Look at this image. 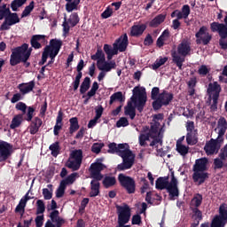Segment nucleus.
Returning a JSON list of instances; mask_svg holds the SVG:
<instances>
[{
    "instance_id": "obj_33",
    "label": "nucleus",
    "mask_w": 227,
    "mask_h": 227,
    "mask_svg": "<svg viewBox=\"0 0 227 227\" xmlns=\"http://www.w3.org/2000/svg\"><path fill=\"white\" fill-rule=\"evenodd\" d=\"M63 120H64V112L60 109L58 112V116L56 118V124L54 129L60 131L63 129Z\"/></svg>"
},
{
    "instance_id": "obj_58",
    "label": "nucleus",
    "mask_w": 227,
    "mask_h": 227,
    "mask_svg": "<svg viewBox=\"0 0 227 227\" xmlns=\"http://www.w3.org/2000/svg\"><path fill=\"white\" fill-rule=\"evenodd\" d=\"M50 218H51V223H54L55 222H57V220L61 218V216H59V211L53 210L52 212H51Z\"/></svg>"
},
{
    "instance_id": "obj_21",
    "label": "nucleus",
    "mask_w": 227,
    "mask_h": 227,
    "mask_svg": "<svg viewBox=\"0 0 227 227\" xmlns=\"http://www.w3.org/2000/svg\"><path fill=\"white\" fill-rule=\"evenodd\" d=\"M43 126V120L40 117H35L33 121H31V124L28 127L30 135H36L41 127Z\"/></svg>"
},
{
    "instance_id": "obj_15",
    "label": "nucleus",
    "mask_w": 227,
    "mask_h": 227,
    "mask_svg": "<svg viewBox=\"0 0 227 227\" xmlns=\"http://www.w3.org/2000/svg\"><path fill=\"white\" fill-rule=\"evenodd\" d=\"M19 22H20L19 14L17 12L10 13V15L5 17L4 21L0 26V31H9L11 26H15Z\"/></svg>"
},
{
    "instance_id": "obj_60",
    "label": "nucleus",
    "mask_w": 227,
    "mask_h": 227,
    "mask_svg": "<svg viewBox=\"0 0 227 227\" xmlns=\"http://www.w3.org/2000/svg\"><path fill=\"white\" fill-rule=\"evenodd\" d=\"M196 130H187L186 142L188 145H192V140L195 137Z\"/></svg>"
},
{
    "instance_id": "obj_2",
    "label": "nucleus",
    "mask_w": 227,
    "mask_h": 227,
    "mask_svg": "<svg viewBox=\"0 0 227 227\" xmlns=\"http://www.w3.org/2000/svg\"><path fill=\"white\" fill-rule=\"evenodd\" d=\"M217 129L218 137L216 139L211 138L208 142H207L204 147V151L207 156L217 154L221 148V144L223 142V136L227 130V121L224 117H221L219 119Z\"/></svg>"
},
{
    "instance_id": "obj_51",
    "label": "nucleus",
    "mask_w": 227,
    "mask_h": 227,
    "mask_svg": "<svg viewBox=\"0 0 227 227\" xmlns=\"http://www.w3.org/2000/svg\"><path fill=\"white\" fill-rule=\"evenodd\" d=\"M167 61H168V58L167 57H164V58H161L160 59H157L155 61V63L153 65V70L159 69L161 66L165 65Z\"/></svg>"
},
{
    "instance_id": "obj_38",
    "label": "nucleus",
    "mask_w": 227,
    "mask_h": 227,
    "mask_svg": "<svg viewBox=\"0 0 227 227\" xmlns=\"http://www.w3.org/2000/svg\"><path fill=\"white\" fill-rule=\"evenodd\" d=\"M81 164L82 162L75 160L74 159L69 158L68 160L67 161V167L73 171H77L79 168H81Z\"/></svg>"
},
{
    "instance_id": "obj_56",
    "label": "nucleus",
    "mask_w": 227,
    "mask_h": 227,
    "mask_svg": "<svg viewBox=\"0 0 227 227\" xmlns=\"http://www.w3.org/2000/svg\"><path fill=\"white\" fill-rule=\"evenodd\" d=\"M192 210V213H193L192 217L196 221H199V222L201 221L202 220V213H201V211L198 207H193Z\"/></svg>"
},
{
    "instance_id": "obj_45",
    "label": "nucleus",
    "mask_w": 227,
    "mask_h": 227,
    "mask_svg": "<svg viewBox=\"0 0 227 227\" xmlns=\"http://www.w3.org/2000/svg\"><path fill=\"white\" fill-rule=\"evenodd\" d=\"M173 62L176 65L179 70H182L183 63L184 62V59L178 56L176 51L172 53Z\"/></svg>"
},
{
    "instance_id": "obj_34",
    "label": "nucleus",
    "mask_w": 227,
    "mask_h": 227,
    "mask_svg": "<svg viewBox=\"0 0 227 227\" xmlns=\"http://www.w3.org/2000/svg\"><path fill=\"white\" fill-rule=\"evenodd\" d=\"M102 184L106 189H109V188L116 185V177L111 176H106L103 179Z\"/></svg>"
},
{
    "instance_id": "obj_41",
    "label": "nucleus",
    "mask_w": 227,
    "mask_h": 227,
    "mask_svg": "<svg viewBox=\"0 0 227 227\" xmlns=\"http://www.w3.org/2000/svg\"><path fill=\"white\" fill-rule=\"evenodd\" d=\"M176 152L182 156L185 157L189 153V146L183 144L176 143Z\"/></svg>"
},
{
    "instance_id": "obj_8",
    "label": "nucleus",
    "mask_w": 227,
    "mask_h": 227,
    "mask_svg": "<svg viewBox=\"0 0 227 227\" xmlns=\"http://www.w3.org/2000/svg\"><path fill=\"white\" fill-rule=\"evenodd\" d=\"M222 90L221 85L217 82H210L207 88L208 99L213 100L211 105V110L215 111L217 109L218 98Z\"/></svg>"
},
{
    "instance_id": "obj_10",
    "label": "nucleus",
    "mask_w": 227,
    "mask_h": 227,
    "mask_svg": "<svg viewBox=\"0 0 227 227\" xmlns=\"http://www.w3.org/2000/svg\"><path fill=\"white\" fill-rule=\"evenodd\" d=\"M118 181L120 185L126 190L128 194H134L136 192V183L132 176H127L123 173L118 175Z\"/></svg>"
},
{
    "instance_id": "obj_25",
    "label": "nucleus",
    "mask_w": 227,
    "mask_h": 227,
    "mask_svg": "<svg viewBox=\"0 0 227 227\" xmlns=\"http://www.w3.org/2000/svg\"><path fill=\"white\" fill-rule=\"evenodd\" d=\"M102 64H103V67H101L100 64L97 66L99 71L109 73L111 72V70L116 69V62L114 60L107 62L106 61V59H105V62H102Z\"/></svg>"
},
{
    "instance_id": "obj_50",
    "label": "nucleus",
    "mask_w": 227,
    "mask_h": 227,
    "mask_svg": "<svg viewBox=\"0 0 227 227\" xmlns=\"http://www.w3.org/2000/svg\"><path fill=\"white\" fill-rule=\"evenodd\" d=\"M98 82H94L92 83L91 89L87 92V97L93 98L95 95H97V91H98Z\"/></svg>"
},
{
    "instance_id": "obj_57",
    "label": "nucleus",
    "mask_w": 227,
    "mask_h": 227,
    "mask_svg": "<svg viewBox=\"0 0 227 227\" xmlns=\"http://www.w3.org/2000/svg\"><path fill=\"white\" fill-rule=\"evenodd\" d=\"M202 200H203L202 195L198 193L197 196H195L192 199V203L195 206V207L198 208L201 205Z\"/></svg>"
},
{
    "instance_id": "obj_54",
    "label": "nucleus",
    "mask_w": 227,
    "mask_h": 227,
    "mask_svg": "<svg viewBox=\"0 0 227 227\" xmlns=\"http://www.w3.org/2000/svg\"><path fill=\"white\" fill-rule=\"evenodd\" d=\"M69 24L70 23L67 21V17L65 16L64 17V21H63V24H62L64 35H69L70 29H71V27H70Z\"/></svg>"
},
{
    "instance_id": "obj_17",
    "label": "nucleus",
    "mask_w": 227,
    "mask_h": 227,
    "mask_svg": "<svg viewBox=\"0 0 227 227\" xmlns=\"http://www.w3.org/2000/svg\"><path fill=\"white\" fill-rule=\"evenodd\" d=\"M220 216L216 215L213 222L212 227H221V223L223 221H227V207L225 205H221L219 207Z\"/></svg>"
},
{
    "instance_id": "obj_52",
    "label": "nucleus",
    "mask_w": 227,
    "mask_h": 227,
    "mask_svg": "<svg viewBox=\"0 0 227 227\" xmlns=\"http://www.w3.org/2000/svg\"><path fill=\"white\" fill-rule=\"evenodd\" d=\"M104 146H105L104 143H94L91 146V152L93 153L98 154L100 153Z\"/></svg>"
},
{
    "instance_id": "obj_48",
    "label": "nucleus",
    "mask_w": 227,
    "mask_h": 227,
    "mask_svg": "<svg viewBox=\"0 0 227 227\" xmlns=\"http://www.w3.org/2000/svg\"><path fill=\"white\" fill-rule=\"evenodd\" d=\"M160 126V123L157 121H154V122L151 123V128H150L148 133L151 134L152 136L158 135Z\"/></svg>"
},
{
    "instance_id": "obj_32",
    "label": "nucleus",
    "mask_w": 227,
    "mask_h": 227,
    "mask_svg": "<svg viewBox=\"0 0 227 227\" xmlns=\"http://www.w3.org/2000/svg\"><path fill=\"white\" fill-rule=\"evenodd\" d=\"M116 101L120 103H123L125 101V97H123V93L121 91H117L111 95L109 105L113 106Z\"/></svg>"
},
{
    "instance_id": "obj_53",
    "label": "nucleus",
    "mask_w": 227,
    "mask_h": 227,
    "mask_svg": "<svg viewBox=\"0 0 227 227\" xmlns=\"http://www.w3.org/2000/svg\"><path fill=\"white\" fill-rule=\"evenodd\" d=\"M129 126V120L127 119V117H121L119 119V121H117L116 122V127L117 128H126Z\"/></svg>"
},
{
    "instance_id": "obj_43",
    "label": "nucleus",
    "mask_w": 227,
    "mask_h": 227,
    "mask_svg": "<svg viewBox=\"0 0 227 227\" xmlns=\"http://www.w3.org/2000/svg\"><path fill=\"white\" fill-rule=\"evenodd\" d=\"M167 191L169 193L170 200H175V198L179 196V190L177 186H168L167 187Z\"/></svg>"
},
{
    "instance_id": "obj_6",
    "label": "nucleus",
    "mask_w": 227,
    "mask_h": 227,
    "mask_svg": "<svg viewBox=\"0 0 227 227\" xmlns=\"http://www.w3.org/2000/svg\"><path fill=\"white\" fill-rule=\"evenodd\" d=\"M63 47V41L54 38L50 40L49 45H47V51H48V58L51 59V60L48 62L46 67H50L51 65L54 64L55 59L59 54L61 49Z\"/></svg>"
},
{
    "instance_id": "obj_3",
    "label": "nucleus",
    "mask_w": 227,
    "mask_h": 227,
    "mask_svg": "<svg viewBox=\"0 0 227 227\" xmlns=\"http://www.w3.org/2000/svg\"><path fill=\"white\" fill-rule=\"evenodd\" d=\"M15 109L21 112V114H18L12 118V123L10 124L11 129L20 128L24 120L27 122L33 121L35 113V108L34 106H28L26 103L20 101L15 105ZM25 115L26 117L24 118Z\"/></svg>"
},
{
    "instance_id": "obj_36",
    "label": "nucleus",
    "mask_w": 227,
    "mask_h": 227,
    "mask_svg": "<svg viewBox=\"0 0 227 227\" xmlns=\"http://www.w3.org/2000/svg\"><path fill=\"white\" fill-rule=\"evenodd\" d=\"M48 188L43 189V196L45 200H51L53 197V184H47Z\"/></svg>"
},
{
    "instance_id": "obj_31",
    "label": "nucleus",
    "mask_w": 227,
    "mask_h": 227,
    "mask_svg": "<svg viewBox=\"0 0 227 227\" xmlns=\"http://www.w3.org/2000/svg\"><path fill=\"white\" fill-rule=\"evenodd\" d=\"M69 134L74 135L77 130H79V119H77V117H72L69 119Z\"/></svg>"
},
{
    "instance_id": "obj_26",
    "label": "nucleus",
    "mask_w": 227,
    "mask_h": 227,
    "mask_svg": "<svg viewBox=\"0 0 227 227\" xmlns=\"http://www.w3.org/2000/svg\"><path fill=\"white\" fill-rule=\"evenodd\" d=\"M169 38V31L168 29L164 30L162 34L160 35V37L156 41V46L160 49L164 45H167V41Z\"/></svg>"
},
{
    "instance_id": "obj_13",
    "label": "nucleus",
    "mask_w": 227,
    "mask_h": 227,
    "mask_svg": "<svg viewBox=\"0 0 227 227\" xmlns=\"http://www.w3.org/2000/svg\"><path fill=\"white\" fill-rule=\"evenodd\" d=\"M196 43L198 45L202 44L203 46H207L212 40V35L209 34L208 28L206 26H202L199 31L195 34Z\"/></svg>"
},
{
    "instance_id": "obj_47",
    "label": "nucleus",
    "mask_w": 227,
    "mask_h": 227,
    "mask_svg": "<svg viewBox=\"0 0 227 227\" xmlns=\"http://www.w3.org/2000/svg\"><path fill=\"white\" fill-rule=\"evenodd\" d=\"M67 20L71 25V27H75V26L81 20L79 19V14H77V12H74L69 16V19Z\"/></svg>"
},
{
    "instance_id": "obj_5",
    "label": "nucleus",
    "mask_w": 227,
    "mask_h": 227,
    "mask_svg": "<svg viewBox=\"0 0 227 227\" xmlns=\"http://www.w3.org/2000/svg\"><path fill=\"white\" fill-rule=\"evenodd\" d=\"M208 160L206 157L197 159L192 167V180L198 185L203 184L208 178L209 174L207 171Z\"/></svg>"
},
{
    "instance_id": "obj_62",
    "label": "nucleus",
    "mask_w": 227,
    "mask_h": 227,
    "mask_svg": "<svg viewBox=\"0 0 227 227\" xmlns=\"http://www.w3.org/2000/svg\"><path fill=\"white\" fill-rule=\"evenodd\" d=\"M35 222V227H43L44 223V215H36Z\"/></svg>"
},
{
    "instance_id": "obj_9",
    "label": "nucleus",
    "mask_w": 227,
    "mask_h": 227,
    "mask_svg": "<svg viewBox=\"0 0 227 227\" xmlns=\"http://www.w3.org/2000/svg\"><path fill=\"white\" fill-rule=\"evenodd\" d=\"M174 98L171 92L163 90L159 94L158 98L153 101L152 106L154 111H159L162 106H168Z\"/></svg>"
},
{
    "instance_id": "obj_30",
    "label": "nucleus",
    "mask_w": 227,
    "mask_h": 227,
    "mask_svg": "<svg viewBox=\"0 0 227 227\" xmlns=\"http://www.w3.org/2000/svg\"><path fill=\"white\" fill-rule=\"evenodd\" d=\"M91 86V79L88 76H86L83 79V82L80 85V94L84 95L88 90H90V87Z\"/></svg>"
},
{
    "instance_id": "obj_46",
    "label": "nucleus",
    "mask_w": 227,
    "mask_h": 227,
    "mask_svg": "<svg viewBox=\"0 0 227 227\" xmlns=\"http://www.w3.org/2000/svg\"><path fill=\"white\" fill-rule=\"evenodd\" d=\"M46 211V206L43 200L36 201V215H43Z\"/></svg>"
},
{
    "instance_id": "obj_22",
    "label": "nucleus",
    "mask_w": 227,
    "mask_h": 227,
    "mask_svg": "<svg viewBox=\"0 0 227 227\" xmlns=\"http://www.w3.org/2000/svg\"><path fill=\"white\" fill-rule=\"evenodd\" d=\"M146 29L145 24L141 25H133L130 27V36H134L135 38H138L139 36H142L144 31Z\"/></svg>"
},
{
    "instance_id": "obj_49",
    "label": "nucleus",
    "mask_w": 227,
    "mask_h": 227,
    "mask_svg": "<svg viewBox=\"0 0 227 227\" xmlns=\"http://www.w3.org/2000/svg\"><path fill=\"white\" fill-rule=\"evenodd\" d=\"M48 59H49V51H48V45H46L43 49V53H42V59L39 62V66L40 67L44 66L47 63Z\"/></svg>"
},
{
    "instance_id": "obj_12",
    "label": "nucleus",
    "mask_w": 227,
    "mask_h": 227,
    "mask_svg": "<svg viewBox=\"0 0 227 227\" xmlns=\"http://www.w3.org/2000/svg\"><path fill=\"white\" fill-rule=\"evenodd\" d=\"M129 47V35L124 34L121 35L113 44L112 54L114 56L118 55V51L123 53L127 51V48Z\"/></svg>"
},
{
    "instance_id": "obj_44",
    "label": "nucleus",
    "mask_w": 227,
    "mask_h": 227,
    "mask_svg": "<svg viewBox=\"0 0 227 227\" xmlns=\"http://www.w3.org/2000/svg\"><path fill=\"white\" fill-rule=\"evenodd\" d=\"M69 159L74 160L76 161L82 163V150H74L71 153Z\"/></svg>"
},
{
    "instance_id": "obj_40",
    "label": "nucleus",
    "mask_w": 227,
    "mask_h": 227,
    "mask_svg": "<svg viewBox=\"0 0 227 227\" xmlns=\"http://www.w3.org/2000/svg\"><path fill=\"white\" fill-rule=\"evenodd\" d=\"M191 13V9L188 4H184L182 7V12L179 11L177 19H187Z\"/></svg>"
},
{
    "instance_id": "obj_1",
    "label": "nucleus",
    "mask_w": 227,
    "mask_h": 227,
    "mask_svg": "<svg viewBox=\"0 0 227 227\" xmlns=\"http://www.w3.org/2000/svg\"><path fill=\"white\" fill-rule=\"evenodd\" d=\"M108 153H116L119 157L122 159V162L118 164L117 171L121 172L129 170L134 167L135 163V154L130 150L129 144H119L113 142L108 145Z\"/></svg>"
},
{
    "instance_id": "obj_61",
    "label": "nucleus",
    "mask_w": 227,
    "mask_h": 227,
    "mask_svg": "<svg viewBox=\"0 0 227 227\" xmlns=\"http://www.w3.org/2000/svg\"><path fill=\"white\" fill-rule=\"evenodd\" d=\"M224 160H222L221 158H215L214 160V169H221L223 168V161Z\"/></svg>"
},
{
    "instance_id": "obj_59",
    "label": "nucleus",
    "mask_w": 227,
    "mask_h": 227,
    "mask_svg": "<svg viewBox=\"0 0 227 227\" xmlns=\"http://www.w3.org/2000/svg\"><path fill=\"white\" fill-rule=\"evenodd\" d=\"M210 70L206 65H201L198 70V73L201 76H207L209 74Z\"/></svg>"
},
{
    "instance_id": "obj_4",
    "label": "nucleus",
    "mask_w": 227,
    "mask_h": 227,
    "mask_svg": "<svg viewBox=\"0 0 227 227\" xmlns=\"http://www.w3.org/2000/svg\"><path fill=\"white\" fill-rule=\"evenodd\" d=\"M137 87H135L133 91L137 90ZM137 96L134 95L131 97L130 100L128 102V105L124 108V114L129 116L130 120L134 121L136 116V108L141 114L144 111L147 101V96L145 93L140 92L138 90Z\"/></svg>"
},
{
    "instance_id": "obj_37",
    "label": "nucleus",
    "mask_w": 227,
    "mask_h": 227,
    "mask_svg": "<svg viewBox=\"0 0 227 227\" xmlns=\"http://www.w3.org/2000/svg\"><path fill=\"white\" fill-rule=\"evenodd\" d=\"M35 7V1H31L28 5L25 7L21 13V19H25L26 17H29L31 15L32 12H34Z\"/></svg>"
},
{
    "instance_id": "obj_55",
    "label": "nucleus",
    "mask_w": 227,
    "mask_h": 227,
    "mask_svg": "<svg viewBox=\"0 0 227 227\" xmlns=\"http://www.w3.org/2000/svg\"><path fill=\"white\" fill-rule=\"evenodd\" d=\"M116 209H117V215H118V220H117L118 225H116L115 227H121V217H122L123 206L117 205Z\"/></svg>"
},
{
    "instance_id": "obj_20",
    "label": "nucleus",
    "mask_w": 227,
    "mask_h": 227,
    "mask_svg": "<svg viewBox=\"0 0 227 227\" xmlns=\"http://www.w3.org/2000/svg\"><path fill=\"white\" fill-rule=\"evenodd\" d=\"M132 215L130 207L127 204H124L122 207V217L121 227H130V225L127 224L130 222V216Z\"/></svg>"
},
{
    "instance_id": "obj_23",
    "label": "nucleus",
    "mask_w": 227,
    "mask_h": 227,
    "mask_svg": "<svg viewBox=\"0 0 227 227\" xmlns=\"http://www.w3.org/2000/svg\"><path fill=\"white\" fill-rule=\"evenodd\" d=\"M100 194V180L92 179L90 182V198H96Z\"/></svg>"
},
{
    "instance_id": "obj_35",
    "label": "nucleus",
    "mask_w": 227,
    "mask_h": 227,
    "mask_svg": "<svg viewBox=\"0 0 227 227\" xmlns=\"http://www.w3.org/2000/svg\"><path fill=\"white\" fill-rule=\"evenodd\" d=\"M165 19H166V16L163 14L157 15L154 19H153L150 21L149 23L150 27H158V26H160V24H162V22H164Z\"/></svg>"
},
{
    "instance_id": "obj_14",
    "label": "nucleus",
    "mask_w": 227,
    "mask_h": 227,
    "mask_svg": "<svg viewBox=\"0 0 227 227\" xmlns=\"http://www.w3.org/2000/svg\"><path fill=\"white\" fill-rule=\"evenodd\" d=\"M13 154V145L4 140H0V163L8 160Z\"/></svg>"
},
{
    "instance_id": "obj_11",
    "label": "nucleus",
    "mask_w": 227,
    "mask_h": 227,
    "mask_svg": "<svg viewBox=\"0 0 227 227\" xmlns=\"http://www.w3.org/2000/svg\"><path fill=\"white\" fill-rule=\"evenodd\" d=\"M106 168H107V166L102 163V159H98L97 161L91 163L90 167L91 177L97 181H102V179H104L102 171H104Z\"/></svg>"
},
{
    "instance_id": "obj_27",
    "label": "nucleus",
    "mask_w": 227,
    "mask_h": 227,
    "mask_svg": "<svg viewBox=\"0 0 227 227\" xmlns=\"http://www.w3.org/2000/svg\"><path fill=\"white\" fill-rule=\"evenodd\" d=\"M155 187L157 190L162 191L167 190L168 187V176H160L157 178L155 183Z\"/></svg>"
},
{
    "instance_id": "obj_19",
    "label": "nucleus",
    "mask_w": 227,
    "mask_h": 227,
    "mask_svg": "<svg viewBox=\"0 0 227 227\" xmlns=\"http://www.w3.org/2000/svg\"><path fill=\"white\" fill-rule=\"evenodd\" d=\"M35 88V81H30L28 82H22L18 85V90H20V93L23 97L34 91Z\"/></svg>"
},
{
    "instance_id": "obj_24",
    "label": "nucleus",
    "mask_w": 227,
    "mask_h": 227,
    "mask_svg": "<svg viewBox=\"0 0 227 227\" xmlns=\"http://www.w3.org/2000/svg\"><path fill=\"white\" fill-rule=\"evenodd\" d=\"M191 52V46L190 43L187 41H183L181 43L177 46V53L180 56L186 57Z\"/></svg>"
},
{
    "instance_id": "obj_39",
    "label": "nucleus",
    "mask_w": 227,
    "mask_h": 227,
    "mask_svg": "<svg viewBox=\"0 0 227 227\" xmlns=\"http://www.w3.org/2000/svg\"><path fill=\"white\" fill-rule=\"evenodd\" d=\"M49 150L51 152V155L53 157L57 158L60 154V150H61L59 142L57 141V142L51 144L49 146Z\"/></svg>"
},
{
    "instance_id": "obj_42",
    "label": "nucleus",
    "mask_w": 227,
    "mask_h": 227,
    "mask_svg": "<svg viewBox=\"0 0 227 227\" xmlns=\"http://www.w3.org/2000/svg\"><path fill=\"white\" fill-rule=\"evenodd\" d=\"M79 3H81V0H74L73 2H67L66 4V11L68 13H71L73 11L77 10V6H79Z\"/></svg>"
},
{
    "instance_id": "obj_63",
    "label": "nucleus",
    "mask_w": 227,
    "mask_h": 227,
    "mask_svg": "<svg viewBox=\"0 0 227 227\" xmlns=\"http://www.w3.org/2000/svg\"><path fill=\"white\" fill-rule=\"evenodd\" d=\"M160 95V89L158 87H153L151 91V98L153 101H156Z\"/></svg>"
},
{
    "instance_id": "obj_7",
    "label": "nucleus",
    "mask_w": 227,
    "mask_h": 227,
    "mask_svg": "<svg viewBox=\"0 0 227 227\" xmlns=\"http://www.w3.org/2000/svg\"><path fill=\"white\" fill-rule=\"evenodd\" d=\"M27 51V48L25 49H20L17 51V52H12L10 56V66L11 67H17L18 65L23 63L25 68H28L31 66V63L28 62L30 59L29 54L27 55H21L24 54V52Z\"/></svg>"
},
{
    "instance_id": "obj_28",
    "label": "nucleus",
    "mask_w": 227,
    "mask_h": 227,
    "mask_svg": "<svg viewBox=\"0 0 227 227\" xmlns=\"http://www.w3.org/2000/svg\"><path fill=\"white\" fill-rule=\"evenodd\" d=\"M91 60L97 61V67L105 62L106 54L102 49H98L97 52L94 55L90 56Z\"/></svg>"
},
{
    "instance_id": "obj_64",
    "label": "nucleus",
    "mask_w": 227,
    "mask_h": 227,
    "mask_svg": "<svg viewBox=\"0 0 227 227\" xmlns=\"http://www.w3.org/2000/svg\"><path fill=\"white\" fill-rule=\"evenodd\" d=\"M153 43V39L150 34H147L145 40H144V45L146 47L152 46Z\"/></svg>"
},
{
    "instance_id": "obj_18",
    "label": "nucleus",
    "mask_w": 227,
    "mask_h": 227,
    "mask_svg": "<svg viewBox=\"0 0 227 227\" xmlns=\"http://www.w3.org/2000/svg\"><path fill=\"white\" fill-rule=\"evenodd\" d=\"M47 35H34L30 38V45L34 50H41L43 48L42 43H46Z\"/></svg>"
},
{
    "instance_id": "obj_16",
    "label": "nucleus",
    "mask_w": 227,
    "mask_h": 227,
    "mask_svg": "<svg viewBox=\"0 0 227 227\" xmlns=\"http://www.w3.org/2000/svg\"><path fill=\"white\" fill-rule=\"evenodd\" d=\"M224 23L212 22L210 24L212 33H218L220 38H227V14L224 18Z\"/></svg>"
},
{
    "instance_id": "obj_29",
    "label": "nucleus",
    "mask_w": 227,
    "mask_h": 227,
    "mask_svg": "<svg viewBox=\"0 0 227 227\" xmlns=\"http://www.w3.org/2000/svg\"><path fill=\"white\" fill-rule=\"evenodd\" d=\"M25 48H27V49L25 50V51H23V53L20 54V56H27V55H28V58H31L33 48H29V44L28 43H23L20 46H18V47H15L13 49H12V53H16L17 51L24 50Z\"/></svg>"
}]
</instances>
